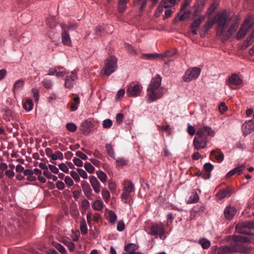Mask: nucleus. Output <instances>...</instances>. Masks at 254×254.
I'll return each instance as SVG.
<instances>
[{
	"instance_id": "f257e3e1",
	"label": "nucleus",
	"mask_w": 254,
	"mask_h": 254,
	"mask_svg": "<svg viewBox=\"0 0 254 254\" xmlns=\"http://www.w3.org/2000/svg\"><path fill=\"white\" fill-rule=\"evenodd\" d=\"M250 241L247 237L236 236L234 238V244L231 246L220 247L217 251V254H233L234 252L247 253L248 249L245 243Z\"/></svg>"
},
{
	"instance_id": "f03ea898",
	"label": "nucleus",
	"mask_w": 254,
	"mask_h": 254,
	"mask_svg": "<svg viewBox=\"0 0 254 254\" xmlns=\"http://www.w3.org/2000/svg\"><path fill=\"white\" fill-rule=\"evenodd\" d=\"M214 135V131L210 127L204 126L199 128L193 141L194 149L198 150L205 148L209 140L208 137Z\"/></svg>"
},
{
	"instance_id": "7ed1b4c3",
	"label": "nucleus",
	"mask_w": 254,
	"mask_h": 254,
	"mask_svg": "<svg viewBox=\"0 0 254 254\" xmlns=\"http://www.w3.org/2000/svg\"><path fill=\"white\" fill-rule=\"evenodd\" d=\"M162 78L159 75L152 78L147 88V96L149 102H153L163 96V89L161 87Z\"/></svg>"
},
{
	"instance_id": "20e7f679",
	"label": "nucleus",
	"mask_w": 254,
	"mask_h": 254,
	"mask_svg": "<svg viewBox=\"0 0 254 254\" xmlns=\"http://www.w3.org/2000/svg\"><path fill=\"white\" fill-rule=\"evenodd\" d=\"M117 69V59L115 56H111L104 61V66L100 71V74L109 76Z\"/></svg>"
},
{
	"instance_id": "39448f33",
	"label": "nucleus",
	"mask_w": 254,
	"mask_h": 254,
	"mask_svg": "<svg viewBox=\"0 0 254 254\" xmlns=\"http://www.w3.org/2000/svg\"><path fill=\"white\" fill-rule=\"evenodd\" d=\"M215 18V22L218 24L217 35L223 34L224 29H225L228 23L231 20V18L226 10L218 13L216 15Z\"/></svg>"
},
{
	"instance_id": "423d86ee",
	"label": "nucleus",
	"mask_w": 254,
	"mask_h": 254,
	"mask_svg": "<svg viewBox=\"0 0 254 254\" xmlns=\"http://www.w3.org/2000/svg\"><path fill=\"white\" fill-rule=\"evenodd\" d=\"M254 23V18L252 16L248 17L244 21L239 31L236 35V38L240 40L244 38L248 31L251 29Z\"/></svg>"
},
{
	"instance_id": "0eeeda50",
	"label": "nucleus",
	"mask_w": 254,
	"mask_h": 254,
	"mask_svg": "<svg viewBox=\"0 0 254 254\" xmlns=\"http://www.w3.org/2000/svg\"><path fill=\"white\" fill-rule=\"evenodd\" d=\"M142 90L141 84L132 82L127 86V94L130 97H137L140 95Z\"/></svg>"
},
{
	"instance_id": "6e6552de",
	"label": "nucleus",
	"mask_w": 254,
	"mask_h": 254,
	"mask_svg": "<svg viewBox=\"0 0 254 254\" xmlns=\"http://www.w3.org/2000/svg\"><path fill=\"white\" fill-rule=\"evenodd\" d=\"M165 231L163 224H153L150 227V232L148 233L152 236H159L160 239L164 240L166 238Z\"/></svg>"
},
{
	"instance_id": "1a4fd4ad",
	"label": "nucleus",
	"mask_w": 254,
	"mask_h": 254,
	"mask_svg": "<svg viewBox=\"0 0 254 254\" xmlns=\"http://www.w3.org/2000/svg\"><path fill=\"white\" fill-rule=\"evenodd\" d=\"M200 69L197 67H193L191 69L187 70L183 76V80L189 82L192 80L196 79L199 75Z\"/></svg>"
},
{
	"instance_id": "9d476101",
	"label": "nucleus",
	"mask_w": 254,
	"mask_h": 254,
	"mask_svg": "<svg viewBox=\"0 0 254 254\" xmlns=\"http://www.w3.org/2000/svg\"><path fill=\"white\" fill-rule=\"evenodd\" d=\"M242 82V79L236 73L232 74L227 80V84L232 89H235V86L241 85Z\"/></svg>"
},
{
	"instance_id": "9b49d317",
	"label": "nucleus",
	"mask_w": 254,
	"mask_h": 254,
	"mask_svg": "<svg viewBox=\"0 0 254 254\" xmlns=\"http://www.w3.org/2000/svg\"><path fill=\"white\" fill-rule=\"evenodd\" d=\"M61 27L62 29V43L64 45L70 46L71 44V40L68 31L66 30L67 25L65 24H61Z\"/></svg>"
},
{
	"instance_id": "f8f14e48",
	"label": "nucleus",
	"mask_w": 254,
	"mask_h": 254,
	"mask_svg": "<svg viewBox=\"0 0 254 254\" xmlns=\"http://www.w3.org/2000/svg\"><path fill=\"white\" fill-rule=\"evenodd\" d=\"M238 27V24L235 22L230 26L227 31L224 29L223 34H219L218 36L222 37L223 40L226 41L237 30Z\"/></svg>"
},
{
	"instance_id": "ddd939ff",
	"label": "nucleus",
	"mask_w": 254,
	"mask_h": 254,
	"mask_svg": "<svg viewBox=\"0 0 254 254\" xmlns=\"http://www.w3.org/2000/svg\"><path fill=\"white\" fill-rule=\"evenodd\" d=\"M93 128V124L88 120L83 122L80 126V130L84 135H88Z\"/></svg>"
},
{
	"instance_id": "4468645a",
	"label": "nucleus",
	"mask_w": 254,
	"mask_h": 254,
	"mask_svg": "<svg viewBox=\"0 0 254 254\" xmlns=\"http://www.w3.org/2000/svg\"><path fill=\"white\" fill-rule=\"evenodd\" d=\"M77 78L76 71L74 70L70 75H67L65 79L64 86L66 88H71L73 87L74 81Z\"/></svg>"
},
{
	"instance_id": "2eb2a0df",
	"label": "nucleus",
	"mask_w": 254,
	"mask_h": 254,
	"mask_svg": "<svg viewBox=\"0 0 254 254\" xmlns=\"http://www.w3.org/2000/svg\"><path fill=\"white\" fill-rule=\"evenodd\" d=\"M242 130L244 134H248L254 130V122L251 120L245 122L242 127Z\"/></svg>"
},
{
	"instance_id": "dca6fc26",
	"label": "nucleus",
	"mask_w": 254,
	"mask_h": 254,
	"mask_svg": "<svg viewBox=\"0 0 254 254\" xmlns=\"http://www.w3.org/2000/svg\"><path fill=\"white\" fill-rule=\"evenodd\" d=\"M81 187L84 194L88 199H92V190L89 184L86 181H82Z\"/></svg>"
},
{
	"instance_id": "f3484780",
	"label": "nucleus",
	"mask_w": 254,
	"mask_h": 254,
	"mask_svg": "<svg viewBox=\"0 0 254 254\" xmlns=\"http://www.w3.org/2000/svg\"><path fill=\"white\" fill-rule=\"evenodd\" d=\"M236 213V209L232 206H227L225 208L224 215L226 219L231 220Z\"/></svg>"
},
{
	"instance_id": "a211bd4d",
	"label": "nucleus",
	"mask_w": 254,
	"mask_h": 254,
	"mask_svg": "<svg viewBox=\"0 0 254 254\" xmlns=\"http://www.w3.org/2000/svg\"><path fill=\"white\" fill-rule=\"evenodd\" d=\"M89 180L94 191L96 193L100 192V184L97 179L95 176H92L90 177Z\"/></svg>"
},
{
	"instance_id": "6ab92c4d",
	"label": "nucleus",
	"mask_w": 254,
	"mask_h": 254,
	"mask_svg": "<svg viewBox=\"0 0 254 254\" xmlns=\"http://www.w3.org/2000/svg\"><path fill=\"white\" fill-rule=\"evenodd\" d=\"M231 194V189L228 187L226 189H222L219 190L217 192L216 196L219 200H221L225 197H229Z\"/></svg>"
},
{
	"instance_id": "aec40b11",
	"label": "nucleus",
	"mask_w": 254,
	"mask_h": 254,
	"mask_svg": "<svg viewBox=\"0 0 254 254\" xmlns=\"http://www.w3.org/2000/svg\"><path fill=\"white\" fill-rule=\"evenodd\" d=\"M138 247L132 243H130L125 246L124 250L125 252L124 254H134V252L137 250Z\"/></svg>"
},
{
	"instance_id": "412c9836",
	"label": "nucleus",
	"mask_w": 254,
	"mask_h": 254,
	"mask_svg": "<svg viewBox=\"0 0 254 254\" xmlns=\"http://www.w3.org/2000/svg\"><path fill=\"white\" fill-rule=\"evenodd\" d=\"M210 155L213 156L218 162H221L224 160V154L219 149L212 150Z\"/></svg>"
},
{
	"instance_id": "4be33fe9",
	"label": "nucleus",
	"mask_w": 254,
	"mask_h": 254,
	"mask_svg": "<svg viewBox=\"0 0 254 254\" xmlns=\"http://www.w3.org/2000/svg\"><path fill=\"white\" fill-rule=\"evenodd\" d=\"M124 190L131 193L134 190V185L130 181H125L124 183Z\"/></svg>"
},
{
	"instance_id": "5701e85b",
	"label": "nucleus",
	"mask_w": 254,
	"mask_h": 254,
	"mask_svg": "<svg viewBox=\"0 0 254 254\" xmlns=\"http://www.w3.org/2000/svg\"><path fill=\"white\" fill-rule=\"evenodd\" d=\"M163 55H161L157 53L143 54L142 55V58L146 60H154L158 58H162Z\"/></svg>"
},
{
	"instance_id": "b1692460",
	"label": "nucleus",
	"mask_w": 254,
	"mask_h": 254,
	"mask_svg": "<svg viewBox=\"0 0 254 254\" xmlns=\"http://www.w3.org/2000/svg\"><path fill=\"white\" fill-rule=\"evenodd\" d=\"M205 207L202 204H198L193 207L192 209L193 213L194 214V216L200 215L201 214L204 210Z\"/></svg>"
},
{
	"instance_id": "393cba45",
	"label": "nucleus",
	"mask_w": 254,
	"mask_h": 254,
	"mask_svg": "<svg viewBox=\"0 0 254 254\" xmlns=\"http://www.w3.org/2000/svg\"><path fill=\"white\" fill-rule=\"evenodd\" d=\"M128 0H119L118 2V11L120 13L124 12L127 8V3Z\"/></svg>"
},
{
	"instance_id": "a878e982",
	"label": "nucleus",
	"mask_w": 254,
	"mask_h": 254,
	"mask_svg": "<svg viewBox=\"0 0 254 254\" xmlns=\"http://www.w3.org/2000/svg\"><path fill=\"white\" fill-rule=\"evenodd\" d=\"M24 109L27 111L32 110L33 107V103L30 99H27L23 104Z\"/></svg>"
},
{
	"instance_id": "bb28decb",
	"label": "nucleus",
	"mask_w": 254,
	"mask_h": 254,
	"mask_svg": "<svg viewBox=\"0 0 254 254\" xmlns=\"http://www.w3.org/2000/svg\"><path fill=\"white\" fill-rule=\"evenodd\" d=\"M198 243L204 249H208L211 245L210 242L205 238H201L199 239Z\"/></svg>"
},
{
	"instance_id": "cd10ccee",
	"label": "nucleus",
	"mask_w": 254,
	"mask_h": 254,
	"mask_svg": "<svg viewBox=\"0 0 254 254\" xmlns=\"http://www.w3.org/2000/svg\"><path fill=\"white\" fill-rule=\"evenodd\" d=\"M24 81L23 79H19L17 81H16L14 84L12 89L13 93H15L16 89L22 87L24 85Z\"/></svg>"
},
{
	"instance_id": "c85d7f7f",
	"label": "nucleus",
	"mask_w": 254,
	"mask_h": 254,
	"mask_svg": "<svg viewBox=\"0 0 254 254\" xmlns=\"http://www.w3.org/2000/svg\"><path fill=\"white\" fill-rule=\"evenodd\" d=\"M80 229L82 234H86L87 233V227L85 220L84 218H83L80 221Z\"/></svg>"
},
{
	"instance_id": "c756f323",
	"label": "nucleus",
	"mask_w": 254,
	"mask_h": 254,
	"mask_svg": "<svg viewBox=\"0 0 254 254\" xmlns=\"http://www.w3.org/2000/svg\"><path fill=\"white\" fill-rule=\"evenodd\" d=\"M176 3V0H162L161 3L165 8H168L171 7L172 5H175Z\"/></svg>"
},
{
	"instance_id": "7c9ffc66",
	"label": "nucleus",
	"mask_w": 254,
	"mask_h": 254,
	"mask_svg": "<svg viewBox=\"0 0 254 254\" xmlns=\"http://www.w3.org/2000/svg\"><path fill=\"white\" fill-rule=\"evenodd\" d=\"M93 209L97 210H101L103 207V203L101 200H97L92 204Z\"/></svg>"
},
{
	"instance_id": "2f4dec72",
	"label": "nucleus",
	"mask_w": 254,
	"mask_h": 254,
	"mask_svg": "<svg viewBox=\"0 0 254 254\" xmlns=\"http://www.w3.org/2000/svg\"><path fill=\"white\" fill-rule=\"evenodd\" d=\"M97 176L100 180L104 183L107 181V175L102 171H99L96 172Z\"/></svg>"
},
{
	"instance_id": "473e14b6",
	"label": "nucleus",
	"mask_w": 254,
	"mask_h": 254,
	"mask_svg": "<svg viewBox=\"0 0 254 254\" xmlns=\"http://www.w3.org/2000/svg\"><path fill=\"white\" fill-rule=\"evenodd\" d=\"M203 20V17H199L195 20L191 25V28H195L198 29Z\"/></svg>"
},
{
	"instance_id": "72a5a7b5",
	"label": "nucleus",
	"mask_w": 254,
	"mask_h": 254,
	"mask_svg": "<svg viewBox=\"0 0 254 254\" xmlns=\"http://www.w3.org/2000/svg\"><path fill=\"white\" fill-rule=\"evenodd\" d=\"M107 152L108 154L111 157H114L115 154L112 146L110 144H106L105 145Z\"/></svg>"
},
{
	"instance_id": "f704fd0d",
	"label": "nucleus",
	"mask_w": 254,
	"mask_h": 254,
	"mask_svg": "<svg viewBox=\"0 0 254 254\" xmlns=\"http://www.w3.org/2000/svg\"><path fill=\"white\" fill-rule=\"evenodd\" d=\"M42 83L45 88L50 89L52 87V82L50 79L45 78L43 80Z\"/></svg>"
},
{
	"instance_id": "c9c22d12",
	"label": "nucleus",
	"mask_w": 254,
	"mask_h": 254,
	"mask_svg": "<svg viewBox=\"0 0 254 254\" xmlns=\"http://www.w3.org/2000/svg\"><path fill=\"white\" fill-rule=\"evenodd\" d=\"M199 199V196L198 195L196 192H195L192 195H191L189 199V202L190 203H195L198 201Z\"/></svg>"
},
{
	"instance_id": "e433bc0d",
	"label": "nucleus",
	"mask_w": 254,
	"mask_h": 254,
	"mask_svg": "<svg viewBox=\"0 0 254 254\" xmlns=\"http://www.w3.org/2000/svg\"><path fill=\"white\" fill-rule=\"evenodd\" d=\"M191 14V11L190 10H187L184 12V13L181 14L180 16L179 19L180 21H184L186 19L190 17V15Z\"/></svg>"
},
{
	"instance_id": "4c0bfd02",
	"label": "nucleus",
	"mask_w": 254,
	"mask_h": 254,
	"mask_svg": "<svg viewBox=\"0 0 254 254\" xmlns=\"http://www.w3.org/2000/svg\"><path fill=\"white\" fill-rule=\"evenodd\" d=\"M102 195L103 198L104 199L105 201H107L110 197V193L106 188L102 189Z\"/></svg>"
},
{
	"instance_id": "58836bf2",
	"label": "nucleus",
	"mask_w": 254,
	"mask_h": 254,
	"mask_svg": "<svg viewBox=\"0 0 254 254\" xmlns=\"http://www.w3.org/2000/svg\"><path fill=\"white\" fill-rule=\"evenodd\" d=\"M66 128L71 132H74L77 129V127L74 124L69 123L66 124Z\"/></svg>"
},
{
	"instance_id": "ea45409f",
	"label": "nucleus",
	"mask_w": 254,
	"mask_h": 254,
	"mask_svg": "<svg viewBox=\"0 0 254 254\" xmlns=\"http://www.w3.org/2000/svg\"><path fill=\"white\" fill-rule=\"evenodd\" d=\"M84 168L89 173H92L94 171V167L89 162H86L84 164Z\"/></svg>"
},
{
	"instance_id": "a19ab883",
	"label": "nucleus",
	"mask_w": 254,
	"mask_h": 254,
	"mask_svg": "<svg viewBox=\"0 0 254 254\" xmlns=\"http://www.w3.org/2000/svg\"><path fill=\"white\" fill-rule=\"evenodd\" d=\"M113 122L110 119H106L103 122V127L104 128H108L112 126Z\"/></svg>"
},
{
	"instance_id": "79ce46f5",
	"label": "nucleus",
	"mask_w": 254,
	"mask_h": 254,
	"mask_svg": "<svg viewBox=\"0 0 254 254\" xmlns=\"http://www.w3.org/2000/svg\"><path fill=\"white\" fill-rule=\"evenodd\" d=\"M176 54V50H173L172 51H167L164 54H161V55H163L162 58L164 57H172L174 56Z\"/></svg>"
},
{
	"instance_id": "37998d69",
	"label": "nucleus",
	"mask_w": 254,
	"mask_h": 254,
	"mask_svg": "<svg viewBox=\"0 0 254 254\" xmlns=\"http://www.w3.org/2000/svg\"><path fill=\"white\" fill-rule=\"evenodd\" d=\"M213 166L210 163H205L203 166L204 171L208 173H210V172L213 170Z\"/></svg>"
},
{
	"instance_id": "c03bdc74",
	"label": "nucleus",
	"mask_w": 254,
	"mask_h": 254,
	"mask_svg": "<svg viewBox=\"0 0 254 254\" xmlns=\"http://www.w3.org/2000/svg\"><path fill=\"white\" fill-rule=\"evenodd\" d=\"M56 249H57L60 253L62 254H65L66 252V250L63 246L61 245L59 243H56L54 245Z\"/></svg>"
},
{
	"instance_id": "a18cd8bd",
	"label": "nucleus",
	"mask_w": 254,
	"mask_h": 254,
	"mask_svg": "<svg viewBox=\"0 0 254 254\" xmlns=\"http://www.w3.org/2000/svg\"><path fill=\"white\" fill-rule=\"evenodd\" d=\"M109 218L110 222L111 223H114L117 219V216L115 213L112 210L109 212Z\"/></svg>"
},
{
	"instance_id": "49530a36",
	"label": "nucleus",
	"mask_w": 254,
	"mask_h": 254,
	"mask_svg": "<svg viewBox=\"0 0 254 254\" xmlns=\"http://www.w3.org/2000/svg\"><path fill=\"white\" fill-rule=\"evenodd\" d=\"M116 162L118 165L123 167L127 164V161L123 158H119L117 159Z\"/></svg>"
},
{
	"instance_id": "de8ad7c7",
	"label": "nucleus",
	"mask_w": 254,
	"mask_h": 254,
	"mask_svg": "<svg viewBox=\"0 0 254 254\" xmlns=\"http://www.w3.org/2000/svg\"><path fill=\"white\" fill-rule=\"evenodd\" d=\"M187 131L190 135H193L196 132V130L193 126L189 125L188 126Z\"/></svg>"
},
{
	"instance_id": "09e8293b",
	"label": "nucleus",
	"mask_w": 254,
	"mask_h": 254,
	"mask_svg": "<svg viewBox=\"0 0 254 254\" xmlns=\"http://www.w3.org/2000/svg\"><path fill=\"white\" fill-rule=\"evenodd\" d=\"M70 175L72 177V178L75 180L76 182H79L80 180V177L79 176L78 173H77L74 171H71L70 172Z\"/></svg>"
},
{
	"instance_id": "8fccbe9b",
	"label": "nucleus",
	"mask_w": 254,
	"mask_h": 254,
	"mask_svg": "<svg viewBox=\"0 0 254 254\" xmlns=\"http://www.w3.org/2000/svg\"><path fill=\"white\" fill-rule=\"evenodd\" d=\"M245 168V166L244 165H241L239 167H237L232 170L233 171H234V173L238 174V175H240L242 172L243 169Z\"/></svg>"
},
{
	"instance_id": "3c124183",
	"label": "nucleus",
	"mask_w": 254,
	"mask_h": 254,
	"mask_svg": "<svg viewBox=\"0 0 254 254\" xmlns=\"http://www.w3.org/2000/svg\"><path fill=\"white\" fill-rule=\"evenodd\" d=\"M77 171L78 172L79 175H80L82 178L84 179L87 178V174L84 170L78 168L77 169Z\"/></svg>"
},
{
	"instance_id": "603ef678",
	"label": "nucleus",
	"mask_w": 254,
	"mask_h": 254,
	"mask_svg": "<svg viewBox=\"0 0 254 254\" xmlns=\"http://www.w3.org/2000/svg\"><path fill=\"white\" fill-rule=\"evenodd\" d=\"M130 193L123 190V192L122 194V198L124 200L125 203H127V199L129 197Z\"/></svg>"
},
{
	"instance_id": "864d4df0",
	"label": "nucleus",
	"mask_w": 254,
	"mask_h": 254,
	"mask_svg": "<svg viewBox=\"0 0 254 254\" xmlns=\"http://www.w3.org/2000/svg\"><path fill=\"white\" fill-rule=\"evenodd\" d=\"M219 109L220 113H223L228 110L227 106L224 102H222L219 105Z\"/></svg>"
},
{
	"instance_id": "5fc2aeb1",
	"label": "nucleus",
	"mask_w": 254,
	"mask_h": 254,
	"mask_svg": "<svg viewBox=\"0 0 254 254\" xmlns=\"http://www.w3.org/2000/svg\"><path fill=\"white\" fill-rule=\"evenodd\" d=\"M89 206L90 203L87 200L84 199L82 201L81 207L84 209V210H86L89 207Z\"/></svg>"
},
{
	"instance_id": "6e6d98bb",
	"label": "nucleus",
	"mask_w": 254,
	"mask_h": 254,
	"mask_svg": "<svg viewBox=\"0 0 254 254\" xmlns=\"http://www.w3.org/2000/svg\"><path fill=\"white\" fill-rule=\"evenodd\" d=\"M32 92L33 93V97L35 99V101H38L39 97L38 90L37 89L33 88L32 89Z\"/></svg>"
},
{
	"instance_id": "4d7b16f0",
	"label": "nucleus",
	"mask_w": 254,
	"mask_h": 254,
	"mask_svg": "<svg viewBox=\"0 0 254 254\" xmlns=\"http://www.w3.org/2000/svg\"><path fill=\"white\" fill-rule=\"evenodd\" d=\"M184 3L182 5L181 8V11L183 12L186 7L190 4L192 0H184Z\"/></svg>"
},
{
	"instance_id": "13d9d810",
	"label": "nucleus",
	"mask_w": 254,
	"mask_h": 254,
	"mask_svg": "<svg viewBox=\"0 0 254 254\" xmlns=\"http://www.w3.org/2000/svg\"><path fill=\"white\" fill-rule=\"evenodd\" d=\"M74 164L78 167H81L83 165V162L78 158H74L73 160Z\"/></svg>"
},
{
	"instance_id": "bf43d9fd",
	"label": "nucleus",
	"mask_w": 254,
	"mask_h": 254,
	"mask_svg": "<svg viewBox=\"0 0 254 254\" xmlns=\"http://www.w3.org/2000/svg\"><path fill=\"white\" fill-rule=\"evenodd\" d=\"M76 155L84 160L87 159V156L84 153L80 151H78L76 152Z\"/></svg>"
},
{
	"instance_id": "052dcab7",
	"label": "nucleus",
	"mask_w": 254,
	"mask_h": 254,
	"mask_svg": "<svg viewBox=\"0 0 254 254\" xmlns=\"http://www.w3.org/2000/svg\"><path fill=\"white\" fill-rule=\"evenodd\" d=\"M59 167L60 169L64 173H68V168H67L66 165L64 163H61L59 164Z\"/></svg>"
},
{
	"instance_id": "680f3d73",
	"label": "nucleus",
	"mask_w": 254,
	"mask_h": 254,
	"mask_svg": "<svg viewBox=\"0 0 254 254\" xmlns=\"http://www.w3.org/2000/svg\"><path fill=\"white\" fill-rule=\"evenodd\" d=\"M56 187L60 190H63L65 188L64 183L60 181H59L57 182Z\"/></svg>"
},
{
	"instance_id": "e2e57ef3",
	"label": "nucleus",
	"mask_w": 254,
	"mask_h": 254,
	"mask_svg": "<svg viewBox=\"0 0 254 254\" xmlns=\"http://www.w3.org/2000/svg\"><path fill=\"white\" fill-rule=\"evenodd\" d=\"M64 182L65 184L69 186H71L73 185V182L70 177L66 176L65 178Z\"/></svg>"
},
{
	"instance_id": "0e129e2a",
	"label": "nucleus",
	"mask_w": 254,
	"mask_h": 254,
	"mask_svg": "<svg viewBox=\"0 0 254 254\" xmlns=\"http://www.w3.org/2000/svg\"><path fill=\"white\" fill-rule=\"evenodd\" d=\"M65 245L67 247H68V248L70 251H72L74 249V244L72 242H67L65 243Z\"/></svg>"
},
{
	"instance_id": "69168bd1",
	"label": "nucleus",
	"mask_w": 254,
	"mask_h": 254,
	"mask_svg": "<svg viewBox=\"0 0 254 254\" xmlns=\"http://www.w3.org/2000/svg\"><path fill=\"white\" fill-rule=\"evenodd\" d=\"M125 229V224L123 221H120L117 225V230L119 231H122Z\"/></svg>"
},
{
	"instance_id": "338daca9",
	"label": "nucleus",
	"mask_w": 254,
	"mask_h": 254,
	"mask_svg": "<svg viewBox=\"0 0 254 254\" xmlns=\"http://www.w3.org/2000/svg\"><path fill=\"white\" fill-rule=\"evenodd\" d=\"M123 117H124V115L123 114H122V113L118 114L117 115L116 118L117 122H118L119 124H120L121 123H122L123 121Z\"/></svg>"
},
{
	"instance_id": "774afa93",
	"label": "nucleus",
	"mask_w": 254,
	"mask_h": 254,
	"mask_svg": "<svg viewBox=\"0 0 254 254\" xmlns=\"http://www.w3.org/2000/svg\"><path fill=\"white\" fill-rule=\"evenodd\" d=\"M5 175L9 178H12L14 176V172L12 170H8L5 171Z\"/></svg>"
}]
</instances>
